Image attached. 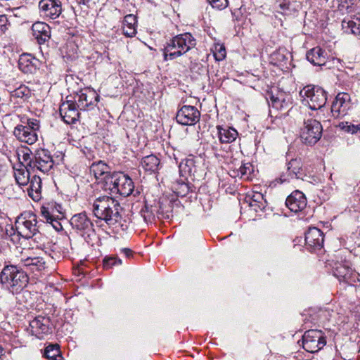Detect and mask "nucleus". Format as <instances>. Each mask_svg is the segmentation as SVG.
<instances>
[{
  "label": "nucleus",
  "mask_w": 360,
  "mask_h": 360,
  "mask_svg": "<svg viewBox=\"0 0 360 360\" xmlns=\"http://www.w3.org/2000/svg\"><path fill=\"white\" fill-rule=\"evenodd\" d=\"M122 208L120 202L110 196H100L93 203L94 216L108 225H115L122 219Z\"/></svg>",
  "instance_id": "nucleus-1"
},
{
  "label": "nucleus",
  "mask_w": 360,
  "mask_h": 360,
  "mask_svg": "<svg viewBox=\"0 0 360 360\" xmlns=\"http://www.w3.org/2000/svg\"><path fill=\"white\" fill-rule=\"evenodd\" d=\"M195 39L189 32L178 34L169 39L163 49L164 60L176 59L195 47Z\"/></svg>",
  "instance_id": "nucleus-2"
},
{
  "label": "nucleus",
  "mask_w": 360,
  "mask_h": 360,
  "mask_svg": "<svg viewBox=\"0 0 360 360\" xmlns=\"http://www.w3.org/2000/svg\"><path fill=\"white\" fill-rule=\"evenodd\" d=\"M2 285L13 294L20 292L29 281L27 273L15 265H6L0 274Z\"/></svg>",
  "instance_id": "nucleus-3"
},
{
  "label": "nucleus",
  "mask_w": 360,
  "mask_h": 360,
  "mask_svg": "<svg viewBox=\"0 0 360 360\" xmlns=\"http://www.w3.org/2000/svg\"><path fill=\"white\" fill-rule=\"evenodd\" d=\"M15 230L17 235L14 233L11 238L14 243L20 240V236L27 239L34 236L39 232L36 214L30 211L22 213L15 220Z\"/></svg>",
  "instance_id": "nucleus-4"
},
{
  "label": "nucleus",
  "mask_w": 360,
  "mask_h": 360,
  "mask_svg": "<svg viewBox=\"0 0 360 360\" xmlns=\"http://www.w3.org/2000/svg\"><path fill=\"white\" fill-rule=\"evenodd\" d=\"M104 189L110 191L111 193L127 197L132 193L134 185L132 179L128 175L123 172H115L105 178Z\"/></svg>",
  "instance_id": "nucleus-5"
},
{
  "label": "nucleus",
  "mask_w": 360,
  "mask_h": 360,
  "mask_svg": "<svg viewBox=\"0 0 360 360\" xmlns=\"http://www.w3.org/2000/svg\"><path fill=\"white\" fill-rule=\"evenodd\" d=\"M21 124H18L13 131L14 136L21 142L32 145L38 139L39 120L34 118L22 117Z\"/></svg>",
  "instance_id": "nucleus-6"
},
{
  "label": "nucleus",
  "mask_w": 360,
  "mask_h": 360,
  "mask_svg": "<svg viewBox=\"0 0 360 360\" xmlns=\"http://www.w3.org/2000/svg\"><path fill=\"white\" fill-rule=\"evenodd\" d=\"M302 102L313 110L323 108L327 101V92L321 86L308 84L300 91Z\"/></svg>",
  "instance_id": "nucleus-7"
},
{
  "label": "nucleus",
  "mask_w": 360,
  "mask_h": 360,
  "mask_svg": "<svg viewBox=\"0 0 360 360\" xmlns=\"http://www.w3.org/2000/svg\"><path fill=\"white\" fill-rule=\"evenodd\" d=\"M322 131V125L316 120H304V126L300 131L301 140L305 144L314 145L321 139Z\"/></svg>",
  "instance_id": "nucleus-8"
},
{
  "label": "nucleus",
  "mask_w": 360,
  "mask_h": 360,
  "mask_svg": "<svg viewBox=\"0 0 360 360\" xmlns=\"http://www.w3.org/2000/svg\"><path fill=\"white\" fill-rule=\"evenodd\" d=\"M326 345V340L321 330H309L302 337V347L308 352H317Z\"/></svg>",
  "instance_id": "nucleus-9"
},
{
  "label": "nucleus",
  "mask_w": 360,
  "mask_h": 360,
  "mask_svg": "<svg viewBox=\"0 0 360 360\" xmlns=\"http://www.w3.org/2000/svg\"><path fill=\"white\" fill-rule=\"evenodd\" d=\"M333 272L340 282L345 283L349 285H353L356 281H359V274L352 269L350 264L346 261L335 263Z\"/></svg>",
  "instance_id": "nucleus-10"
},
{
  "label": "nucleus",
  "mask_w": 360,
  "mask_h": 360,
  "mask_svg": "<svg viewBox=\"0 0 360 360\" xmlns=\"http://www.w3.org/2000/svg\"><path fill=\"white\" fill-rule=\"evenodd\" d=\"M53 165V158L49 151L46 149L37 150L34 154V159L29 163L32 170H39L43 173H47Z\"/></svg>",
  "instance_id": "nucleus-11"
},
{
  "label": "nucleus",
  "mask_w": 360,
  "mask_h": 360,
  "mask_svg": "<svg viewBox=\"0 0 360 360\" xmlns=\"http://www.w3.org/2000/svg\"><path fill=\"white\" fill-rule=\"evenodd\" d=\"M72 229L81 236L89 237L94 233V224L85 212L76 214L70 220Z\"/></svg>",
  "instance_id": "nucleus-12"
},
{
  "label": "nucleus",
  "mask_w": 360,
  "mask_h": 360,
  "mask_svg": "<svg viewBox=\"0 0 360 360\" xmlns=\"http://www.w3.org/2000/svg\"><path fill=\"white\" fill-rule=\"evenodd\" d=\"M200 111L192 105H183L176 112V120L181 125H194L199 122Z\"/></svg>",
  "instance_id": "nucleus-13"
},
{
  "label": "nucleus",
  "mask_w": 360,
  "mask_h": 360,
  "mask_svg": "<svg viewBox=\"0 0 360 360\" xmlns=\"http://www.w3.org/2000/svg\"><path fill=\"white\" fill-rule=\"evenodd\" d=\"M38 6L40 15L44 18L55 20L62 13V4L59 0H40Z\"/></svg>",
  "instance_id": "nucleus-14"
},
{
  "label": "nucleus",
  "mask_w": 360,
  "mask_h": 360,
  "mask_svg": "<svg viewBox=\"0 0 360 360\" xmlns=\"http://www.w3.org/2000/svg\"><path fill=\"white\" fill-rule=\"evenodd\" d=\"M351 108V98L347 93L337 94L331 105V113L335 118L342 117L347 114Z\"/></svg>",
  "instance_id": "nucleus-15"
},
{
  "label": "nucleus",
  "mask_w": 360,
  "mask_h": 360,
  "mask_svg": "<svg viewBox=\"0 0 360 360\" xmlns=\"http://www.w3.org/2000/svg\"><path fill=\"white\" fill-rule=\"evenodd\" d=\"M30 330L32 335L41 339L44 335L51 333V320L44 316H36L30 321Z\"/></svg>",
  "instance_id": "nucleus-16"
},
{
  "label": "nucleus",
  "mask_w": 360,
  "mask_h": 360,
  "mask_svg": "<svg viewBox=\"0 0 360 360\" xmlns=\"http://www.w3.org/2000/svg\"><path fill=\"white\" fill-rule=\"evenodd\" d=\"M323 233L316 227H311L305 233L306 248L310 252L319 250L323 247Z\"/></svg>",
  "instance_id": "nucleus-17"
},
{
  "label": "nucleus",
  "mask_w": 360,
  "mask_h": 360,
  "mask_svg": "<svg viewBox=\"0 0 360 360\" xmlns=\"http://www.w3.org/2000/svg\"><path fill=\"white\" fill-rule=\"evenodd\" d=\"M77 105L72 101L63 102L60 106V115L63 121L67 124H73L79 118V113Z\"/></svg>",
  "instance_id": "nucleus-18"
},
{
  "label": "nucleus",
  "mask_w": 360,
  "mask_h": 360,
  "mask_svg": "<svg viewBox=\"0 0 360 360\" xmlns=\"http://www.w3.org/2000/svg\"><path fill=\"white\" fill-rule=\"evenodd\" d=\"M307 201L304 194L300 191H293L286 199L285 205L293 212H302L307 207Z\"/></svg>",
  "instance_id": "nucleus-19"
},
{
  "label": "nucleus",
  "mask_w": 360,
  "mask_h": 360,
  "mask_svg": "<svg viewBox=\"0 0 360 360\" xmlns=\"http://www.w3.org/2000/svg\"><path fill=\"white\" fill-rule=\"evenodd\" d=\"M41 62L29 53H23L18 60L19 69L25 74H34L39 68Z\"/></svg>",
  "instance_id": "nucleus-20"
},
{
  "label": "nucleus",
  "mask_w": 360,
  "mask_h": 360,
  "mask_svg": "<svg viewBox=\"0 0 360 360\" xmlns=\"http://www.w3.org/2000/svg\"><path fill=\"white\" fill-rule=\"evenodd\" d=\"M77 97L76 104L78 108L83 110H86L90 106L95 105L98 99V96L96 91L90 89L80 91L77 94Z\"/></svg>",
  "instance_id": "nucleus-21"
},
{
  "label": "nucleus",
  "mask_w": 360,
  "mask_h": 360,
  "mask_svg": "<svg viewBox=\"0 0 360 360\" xmlns=\"http://www.w3.org/2000/svg\"><path fill=\"white\" fill-rule=\"evenodd\" d=\"M32 34L41 44L49 41L51 38V27L44 22H36L32 26Z\"/></svg>",
  "instance_id": "nucleus-22"
},
{
  "label": "nucleus",
  "mask_w": 360,
  "mask_h": 360,
  "mask_svg": "<svg viewBox=\"0 0 360 360\" xmlns=\"http://www.w3.org/2000/svg\"><path fill=\"white\" fill-rule=\"evenodd\" d=\"M288 175H281L280 181L281 183L289 181L290 179L302 178L303 175L302 164L300 159H292L288 164Z\"/></svg>",
  "instance_id": "nucleus-23"
},
{
  "label": "nucleus",
  "mask_w": 360,
  "mask_h": 360,
  "mask_svg": "<svg viewBox=\"0 0 360 360\" xmlns=\"http://www.w3.org/2000/svg\"><path fill=\"white\" fill-rule=\"evenodd\" d=\"M306 57L311 64L321 66L326 64L328 54L321 47L316 46L307 51Z\"/></svg>",
  "instance_id": "nucleus-24"
},
{
  "label": "nucleus",
  "mask_w": 360,
  "mask_h": 360,
  "mask_svg": "<svg viewBox=\"0 0 360 360\" xmlns=\"http://www.w3.org/2000/svg\"><path fill=\"white\" fill-rule=\"evenodd\" d=\"M90 172L97 180L103 181L104 185L105 184V178L108 175H112V173L110 172V167L101 160L92 163Z\"/></svg>",
  "instance_id": "nucleus-25"
},
{
  "label": "nucleus",
  "mask_w": 360,
  "mask_h": 360,
  "mask_svg": "<svg viewBox=\"0 0 360 360\" xmlns=\"http://www.w3.org/2000/svg\"><path fill=\"white\" fill-rule=\"evenodd\" d=\"M21 262L27 270L33 273L41 272L46 267V262L41 257H27L22 259Z\"/></svg>",
  "instance_id": "nucleus-26"
},
{
  "label": "nucleus",
  "mask_w": 360,
  "mask_h": 360,
  "mask_svg": "<svg viewBox=\"0 0 360 360\" xmlns=\"http://www.w3.org/2000/svg\"><path fill=\"white\" fill-rule=\"evenodd\" d=\"M218 137L221 143H230L234 141L238 136V131L230 127H217Z\"/></svg>",
  "instance_id": "nucleus-27"
},
{
  "label": "nucleus",
  "mask_w": 360,
  "mask_h": 360,
  "mask_svg": "<svg viewBox=\"0 0 360 360\" xmlns=\"http://www.w3.org/2000/svg\"><path fill=\"white\" fill-rule=\"evenodd\" d=\"M13 169L16 183L20 186L27 185L30 179V169L27 168V167L22 163L18 164L16 167H13Z\"/></svg>",
  "instance_id": "nucleus-28"
},
{
  "label": "nucleus",
  "mask_w": 360,
  "mask_h": 360,
  "mask_svg": "<svg viewBox=\"0 0 360 360\" xmlns=\"http://www.w3.org/2000/svg\"><path fill=\"white\" fill-rule=\"evenodd\" d=\"M137 19L133 14L127 15L122 22L123 34L127 37H133L136 34Z\"/></svg>",
  "instance_id": "nucleus-29"
},
{
  "label": "nucleus",
  "mask_w": 360,
  "mask_h": 360,
  "mask_svg": "<svg viewBox=\"0 0 360 360\" xmlns=\"http://www.w3.org/2000/svg\"><path fill=\"white\" fill-rule=\"evenodd\" d=\"M30 96L31 91L25 85H20L10 91L11 101L18 104L26 101Z\"/></svg>",
  "instance_id": "nucleus-30"
},
{
  "label": "nucleus",
  "mask_w": 360,
  "mask_h": 360,
  "mask_svg": "<svg viewBox=\"0 0 360 360\" xmlns=\"http://www.w3.org/2000/svg\"><path fill=\"white\" fill-rule=\"evenodd\" d=\"M40 212L45 220H49L51 217H58V214H63L62 206L56 202L48 203L41 207Z\"/></svg>",
  "instance_id": "nucleus-31"
},
{
  "label": "nucleus",
  "mask_w": 360,
  "mask_h": 360,
  "mask_svg": "<svg viewBox=\"0 0 360 360\" xmlns=\"http://www.w3.org/2000/svg\"><path fill=\"white\" fill-rule=\"evenodd\" d=\"M266 100L269 105L277 110L285 108L288 105V103L285 101L284 94L283 93L277 92L274 94L273 91L268 93Z\"/></svg>",
  "instance_id": "nucleus-32"
},
{
  "label": "nucleus",
  "mask_w": 360,
  "mask_h": 360,
  "mask_svg": "<svg viewBox=\"0 0 360 360\" xmlns=\"http://www.w3.org/2000/svg\"><path fill=\"white\" fill-rule=\"evenodd\" d=\"M29 184L30 186L27 188L29 195L34 201L40 200L41 192V178L37 175H34L31 179H30Z\"/></svg>",
  "instance_id": "nucleus-33"
},
{
  "label": "nucleus",
  "mask_w": 360,
  "mask_h": 360,
  "mask_svg": "<svg viewBox=\"0 0 360 360\" xmlns=\"http://www.w3.org/2000/svg\"><path fill=\"white\" fill-rule=\"evenodd\" d=\"M187 181L188 178L180 176L172 184V189L177 196L184 197L192 191Z\"/></svg>",
  "instance_id": "nucleus-34"
},
{
  "label": "nucleus",
  "mask_w": 360,
  "mask_h": 360,
  "mask_svg": "<svg viewBox=\"0 0 360 360\" xmlns=\"http://www.w3.org/2000/svg\"><path fill=\"white\" fill-rule=\"evenodd\" d=\"M180 176L188 178L195 172V162L193 158H186L183 160L179 165Z\"/></svg>",
  "instance_id": "nucleus-35"
},
{
  "label": "nucleus",
  "mask_w": 360,
  "mask_h": 360,
  "mask_svg": "<svg viewBox=\"0 0 360 360\" xmlns=\"http://www.w3.org/2000/svg\"><path fill=\"white\" fill-rule=\"evenodd\" d=\"M141 165L146 171L155 172L159 168L160 160L154 155H147L142 158Z\"/></svg>",
  "instance_id": "nucleus-36"
},
{
  "label": "nucleus",
  "mask_w": 360,
  "mask_h": 360,
  "mask_svg": "<svg viewBox=\"0 0 360 360\" xmlns=\"http://www.w3.org/2000/svg\"><path fill=\"white\" fill-rule=\"evenodd\" d=\"M342 27L345 32L352 33L354 35L360 34V20L356 18L353 19H344L342 22Z\"/></svg>",
  "instance_id": "nucleus-37"
},
{
  "label": "nucleus",
  "mask_w": 360,
  "mask_h": 360,
  "mask_svg": "<svg viewBox=\"0 0 360 360\" xmlns=\"http://www.w3.org/2000/svg\"><path fill=\"white\" fill-rule=\"evenodd\" d=\"M44 356L49 360H61L62 356L58 344H50L45 349Z\"/></svg>",
  "instance_id": "nucleus-38"
},
{
  "label": "nucleus",
  "mask_w": 360,
  "mask_h": 360,
  "mask_svg": "<svg viewBox=\"0 0 360 360\" xmlns=\"http://www.w3.org/2000/svg\"><path fill=\"white\" fill-rule=\"evenodd\" d=\"M252 165L250 163L243 164L237 170V176L241 179H249L252 171Z\"/></svg>",
  "instance_id": "nucleus-39"
},
{
  "label": "nucleus",
  "mask_w": 360,
  "mask_h": 360,
  "mask_svg": "<svg viewBox=\"0 0 360 360\" xmlns=\"http://www.w3.org/2000/svg\"><path fill=\"white\" fill-rule=\"evenodd\" d=\"M294 11L295 8H292L290 3L288 1L284 0L279 4L277 12L285 15H291Z\"/></svg>",
  "instance_id": "nucleus-40"
},
{
  "label": "nucleus",
  "mask_w": 360,
  "mask_h": 360,
  "mask_svg": "<svg viewBox=\"0 0 360 360\" xmlns=\"http://www.w3.org/2000/svg\"><path fill=\"white\" fill-rule=\"evenodd\" d=\"M140 214L146 223L151 222L155 218L152 207H148V205H145V207L141 210Z\"/></svg>",
  "instance_id": "nucleus-41"
},
{
  "label": "nucleus",
  "mask_w": 360,
  "mask_h": 360,
  "mask_svg": "<svg viewBox=\"0 0 360 360\" xmlns=\"http://www.w3.org/2000/svg\"><path fill=\"white\" fill-rule=\"evenodd\" d=\"M122 264V260L117 256L106 257L103 259L105 269H110L113 266Z\"/></svg>",
  "instance_id": "nucleus-42"
},
{
  "label": "nucleus",
  "mask_w": 360,
  "mask_h": 360,
  "mask_svg": "<svg viewBox=\"0 0 360 360\" xmlns=\"http://www.w3.org/2000/svg\"><path fill=\"white\" fill-rule=\"evenodd\" d=\"M285 52V50L281 49L274 51L271 56L272 61L275 63H281L282 62H284L286 60Z\"/></svg>",
  "instance_id": "nucleus-43"
},
{
  "label": "nucleus",
  "mask_w": 360,
  "mask_h": 360,
  "mask_svg": "<svg viewBox=\"0 0 360 360\" xmlns=\"http://www.w3.org/2000/svg\"><path fill=\"white\" fill-rule=\"evenodd\" d=\"M214 56L217 60H221L226 57L225 47L220 44H217L214 46Z\"/></svg>",
  "instance_id": "nucleus-44"
},
{
  "label": "nucleus",
  "mask_w": 360,
  "mask_h": 360,
  "mask_svg": "<svg viewBox=\"0 0 360 360\" xmlns=\"http://www.w3.org/2000/svg\"><path fill=\"white\" fill-rule=\"evenodd\" d=\"M209 4L214 8H217L218 10H223L226 8L229 5L228 0H207Z\"/></svg>",
  "instance_id": "nucleus-45"
},
{
  "label": "nucleus",
  "mask_w": 360,
  "mask_h": 360,
  "mask_svg": "<svg viewBox=\"0 0 360 360\" xmlns=\"http://www.w3.org/2000/svg\"><path fill=\"white\" fill-rule=\"evenodd\" d=\"M250 200H253L259 203L260 207H266L267 205V202L266 199H264V195L259 192L254 193Z\"/></svg>",
  "instance_id": "nucleus-46"
},
{
  "label": "nucleus",
  "mask_w": 360,
  "mask_h": 360,
  "mask_svg": "<svg viewBox=\"0 0 360 360\" xmlns=\"http://www.w3.org/2000/svg\"><path fill=\"white\" fill-rule=\"evenodd\" d=\"M18 159H19V164H23L25 165V167H27V168H29L30 169V167H29V163L30 161H32V160L34 159V155H32L31 154H30L29 153H25L24 151H22V157L20 158V155L18 154Z\"/></svg>",
  "instance_id": "nucleus-47"
},
{
  "label": "nucleus",
  "mask_w": 360,
  "mask_h": 360,
  "mask_svg": "<svg viewBox=\"0 0 360 360\" xmlns=\"http://www.w3.org/2000/svg\"><path fill=\"white\" fill-rule=\"evenodd\" d=\"M10 23L6 15H0V36L8 29Z\"/></svg>",
  "instance_id": "nucleus-48"
},
{
  "label": "nucleus",
  "mask_w": 360,
  "mask_h": 360,
  "mask_svg": "<svg viewBox=\"0 0 360 360\" xmlns=\"http://www.w3.org/2000/svg\"><path fill=\"white\" fill-rule=\"evenodd\" d=\"M340 126L345 131L351 133V134L356 133V132L359 131V129H360V124H356V125H354V124L347 125V123H346L345 124L344 123H341L340 124Z\"/></svg>",
  "instance_id": "nucleus-49"
},
{
  "label": "nucleus",
  "mask_w": 360,
  "mask_h": 360,
  "mask_svg": "<svg viewBox=\"0 0 360 360\" xmlns=\"http://www.w3.org/2000/svg\"><path fill=\"white\" fill-rule=\"evenodd\" d=\"M47 223L52 225V226L56 230L60 231L62 229V225L56 217H51L50 219L46 220Z\"/></svg>",
  "instance_id": "nucleus-50"
},
{
  "label": "nucleus",
  "mask_w": 360,
  "mask_h": 360,
  "mask_svg": "<svg viewBox=\"0 0 360 360\" xmlns=\"http://www.w3.org/2000/svg\"><path fill=\"white\" fill-rule=\"evenodd\" d=\"M249 205L255 212L262 211L265 209V207H260L259 203H257L253 200H250Z\"/></svg>",
  "instance_id": "nucleus-51"
},
{
  "label": "nucleus",
  "mask_w": 360,
  "mask_h": 360,
  "mask_svg": "<svg viewBox=\"0 0 360 360\" xmlns=\"http://www.w3.org/2000/svg\"><path fill=\"white\" fill-rule=\"evenodd\" d=\"M121 252L123 253L128 258L132 257L133 255V251L129 248L121 249Z\"/></svg>",
  "instance_id": "nucleus-52"
},
{
  "label": "nucleus",
  "mask_w": 360,
  "mask_h": 360,
  "mask_svg": "<svg viewBox=\"0 0 360 360\" xmlns=\"http://www.w3.org/2000/svg\"><path fill=\"white\" fill-rule=\"evenodd\" d=\"M77 2L79 4H88L89 2H90L91 0H77Z\"/></svg>",
  "instance_id": "nucleus-53"
},
{
  "label": "nucleus",
  "mask_w": 360,
  "mask_h": 360,
  "mask_svg": "<svg viewBox=\"0 0 360 360\" xmlns=\"http://www.w3.org/2000/svg\"><path fill=\"white\" fill-rule=\"evenodd\" d=\"M4 348L0 345V357L3 355Z\"/></svg>",
  "instance_id": "nucleus-54"
}]
</instances>
